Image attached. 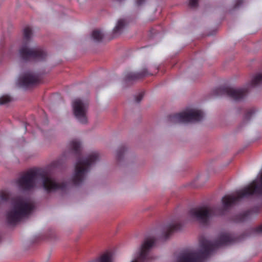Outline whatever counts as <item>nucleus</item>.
<instances>
[{"label": "nucleus", "instance_id": "ddd939ff", "mask_svg": "<svg viewBox=\"0 0 262 262\" xmlns=\"http://www.w3.org/2000/svg\"><path fill=\"white\" fill-rule=\"evenodd\" d=\"M126 25V21L125 19H119L118 21L116 27L114 28L113 30L114 37H115L118 35H120L122 32V31Z\"/></svg>", "mask_w": 262, "mask_h": 262}, {"label": "nucleus", "instance_id": "f3484780", "mask_svg": "<svg viewBox=\"0 0 262 262\" xmlns=\"http://www.w3.org/2000/svg\"><path fill=\"white\" fill-rule=\"evenodd\" d=\"M126 150V148L124 146H122L118 148L116 154V158L117 160L119 161L122 158Z\"/></svg>", "mask_w": 262, "mask_h": 262}, {"label": "nucleus", "instance_id": "b1692460", "mask_svg": "<svg viewBox=\"0 0 262 262\" xmlns=\"http://www.w3.org/2000/svg\"><path fill=\"white\" fill-rule=\"evenodd\" d=\"M145 2V0H136V3L138 6H140L142 4H143Z\"/></svg>", "mask_w": 262, "mask_h": 262}, {"label": "nucleus", "instance_id": "4be33fe9", "mask_svg": "<svg viewBox=\"0 0 262 262\" xmlns=\"http://www.w3.org/2000/svg\"><path fill=\"white\" fill-rule=\"evenodd\" d=\"M253 231L256 234H262V224L258 227L254 228Z\"/></svg>", "mask_w": 262, "mask_h": 262}, {"label": "nucleus", "instance_id": "39448f33", "mask_svg": "<svg viewBox=\"0 0 262 262\" xmlns=\"http://www.w3.org/2000/svg\"><path fill=\"white\" fill-rule=\"evenodd\" d=\"M23 35L25 43L19 51L20 58L25 61L44 60L47 56V53L42 49L39 48L31 49L27 47L26 44L30 40L32 35V29L29 26L26 27L24 29Z\"/></svg>", "mask_w": 262, "mask_h": 262}, {"label": "nucleus", "instance_id": "412c9836", "mask_svg": "<svg viewBox=\"0 0 262 262\" xmlns=\"http://www.w3.org/2000/svg\"><path fill=\"white\" fill-rule=\"evenodd\" d=\"M144 95V92H141L136 96L135 101L137 103H139L142 99Z\"/></svg>", "mask_w": 262, "mask_h": 262}, {"label": "nucleus", "instance_id": "f03ea898", "mask_svg": "<svg viewBox=\"0 0 262 262\" xmlns=\"http://www.w3.org/2000/svg\"><path fill=\"white\" fill-rule=\"evenodd\" d=\"M41 179L44 189L47 192L57 190L64 191L67 185L66 183H57L54 180L48 177L46 173L40 170H29L24 173L16 181L18 187L24 191H29L33 189L36 181Z\"/></svg>", "mask_w": 262, "mask_h": 262}, {"label": "nucleus", "instance_id": "2eb2a0df", "mask_svg": "<svg viewBox=\"0 0 262 262\" xmlns=\"http://www.w3.org/2000/svg\"><path fill=\"white\" fill-rule=\"evenodd\" d=\"M250 84L252 87L262 85V72L256 74L252 79Z\"/></svg>", "mask_w": 262, "mask_h": 262}, {"label": "nucleus", "instance_id": "7ed1b4c3", "mask_svg": "<svg viewBox=\"0 0 262 262\" xmlns=\"http://www.w3.org/2000/svg\"><path fill=\"white\" fill-rule=\"evenodd\" d=\"M234 242L233 238L228 233L221 234L214 241L201 237L199 239L200 250L198 252L185 253L180 258L179 262H202L215 249Z\"/></svg>", "mask_w": 262, "mask_h": 262}, {"label": "nucleus", "instance_id": "9d476101", "mask_svg": "<svg viewBox=\"0 0 262 262\" xmlns=\"http://www.w3.org/2000/svg\"><path fill=\"white\" fill-rule=\"evenodd\" d=\"M40 79L38 76L27 72L19 77L18 84L21 87L28 88L38 83Z\"/></svg>", "mask_w": 262, "mask_h": 262}, {"label": "nucleus", "instance_id": "0eeeda50", "mask_svg": "<svg viewBox=\"0 0 262 262\" xmlns=\"http://www.w3.org/2000/svg\"><path fill=\"white\" fill-rule=\"evenodd\" d=\"M213 94L216 96L226 95L235 101L243 99L248 92L247 88L234 89L229 87H219L215 89Z\"/></svg>", "mask_w": 262, "mask_h": 262}, {"label": "nucleus", "instance_id": "f257e3e1", "mask_svg": "<svg viewBox=\"0 0 262 262\" xmlns=\"http://www.w3.org/2000/svg\"><path fill=\"white\" fill-rule=\"evenodd\" d=\"M255 195L262 196V172L258 180H253L248 186L236 192V195H226L223 197V207L217 209L214 207H201L192 208L188 212L189 216L201 223L207 224L211 216L223 215L235 203L244 198Z\"/></svg>", "mask_w": 262, "mask_h": 262}, {"label": "nucleus", "instance_id": "a211bd4d", "mask_svg": "<svg viewBox=\"0 0 262 262\" xmlns=\"http://www.w3.org/2000/svg\"><path fill=\"white\" fill-rule=\"evenodd\" d=\"M255 113V110L253 108L247 110L244 116V121H249Z\"/></svg>", "mask_w": 262, "mask_h": 262}, {"label": "nucleus", "instance_id": "6e6552de", "mask_svg": "<svg viewBox=\"0 0 262 262\" xmlns=\"http://www.w3.org/2000/svg\"><path fill=\"white\" fill-rule=\"evenodd\" d=\"M88 103L80 99H76L73 102L74 114L76 119L81 123L87 122L86 112Z\"/></svg>", "mask_w": 262, "mask_h": 262}, {"label": "nucleus", "instance_id": "4468645a", "mask_svg": "<svg viewBox=\"0 0 262 262\" xmlns=\"http://www.w3.org/2000/svg\"><path fill=\"white\" fill-rule=\"evenodd\" d=\"M181 225L179 223L172 224L169 225L165 233V238H168L170 235L174 231L179 230L181 228Z\"/></svg>", "mask_w": 262, "mask_h": 262}, {"label": "nucleus", "instance_id": "dca6fc26", "mask_svg": "<svg viewBox=\"0 0 262 262\" xmlns=\"http://www.w3.org/2000/svg\"><path fill=\"white\" fill-rule=\"evenodd\" d=\"M92 37L94 40L99 42L101 41L103 37V34L100 30L96 29L92 32Z\"/></svg>", "mask_w": 262, "mask_h": 262}, {"label": "nucleus", "instance_id": "20e7f679", "mask_svg": "<svg viewBox=\"0 0 262 262\" xmlns=\"http://www.w3.org/2000/svg\"><path fill=\"white\" fill-rule=\"evenodd\" d=\"M70 146L77 156L75 171L72 178V182L75 185L78 186L83 182L91 167L99 160V156L98 152H94L88 155L85 159L81 158V144L80 141L77 139L72 140L70 143Z\"/></svg>", "mask_w": 262, "mask_h": 262}, {"label": "nucleus", "instance_id": "f8f14e48", "mask_svg": "<svg viewBox=\"0 0 262 262\" xmlns=\"http://www.w3.org/2000/svg\"><path fill=\"white\" fill-rule=\"evenodd\" d=\"M253 211L258 213V209L257 208H255L251 210H247L242 213H239L234 216L233 220L234 222L237 223L243 222L247 220L250 217V216Z\"/></svg>", "mask_w": 262, "mask_h": 262}, {"label": "nucleus", "instance_id": "5701e85b", "mask_svg": "<svg viewBox=\"0 0 262 262\" xmlns=\"http://www.w3.org/2000/svg\"><path fill=\"white\" fill-rule=\"evenodd\" d=\"M244 0H236L235 4L234 6V9L238 8L244 2Z\"/></svg>", "mask_w": 262, "mask_h": 262}, {"label": "nucleus", "instance_id": "1a4fd4ad", "mask_svg": "<svg viewBox=\"0 0 262 262\" xmlns=\"http://www.w3.org/2000/svg\"><path fill=\"white\" fill-rule=\"evenodd\" d=\"M155 239L153 238L145 239L142 244L139 254L137 259L132 262H148L153 259L150 253V250L155 244Z\"/></svg>", "mask_w": 262, "mask_h": 262}, {"label": "nucleus", "instance_id": "9b49d317", "mask_svg": "<svg viewBox=\"0 0 262 262\" xmlns=\"http://www.w3.org/2000/svg\"><path fill=\"white\" fill-rule=\"evenodd\" d=\"M148 75H150V74L148 73L146 69H144L140 72L127 73L125 76V80L126 82H130L141 79Z\"/></svg>", "mask_w": 262, "mask_h": 262}, {"label": "nucleus", "instance_id": "6ab92c4d", "mask_svg": "<svg viewBox=\"0 0 262 262\" xmlns=\"http://www.w3.org/2000/svg\"><path fill=\"white\" fill-rule=\"evenodd\" d=\"M11 101V98L8 95H4L0 97V105L6 104Z\"/></svg>", "mask_w": 262, "mask_h": 262}, {"label": "nucleus", "instance_id": "423d86ee", "mask_svg": "<svg viewBox=\"0 0 262 262\" xmlns=\"http://www.w3.org/2000/svg\"><path fill=\"white\" fill-rule=\"evenodd\" d=\"M204 116V113L201 110L189 109L179 113L170 115L168 117V121L172 123H187L200 121Z\"/></svg>", "mask_w": 262, "mask_h": 262}, {"label": "nucleus", "instance_id": "393cba45", "mask_svg": "<svg viewBox=\"0 0 262 262\" xmlns=\"http://www.w3.org/2000/svg\"><path fill=\"white\" fill-rule=\"evenodd\" d=\"M25 129L26 130L27 129V126H25Z\"/></svg>", "mask_w": 262, "mask_h": 262}, {"label": "nucleus", "instance_id": "aec40b11", "mask_svg": "<svg viewBox=\"0 0 262 262\" xmlns=\"http://www.w3.org/2000/svg\"><path fill=\"white\" fill-rule=\"evenodd\" d=\"M199 0H190L189 3V6L190 8H196L198 6Z\"/></svg>", "mask_w": 262, "mask_h": 262}]
</instances>
